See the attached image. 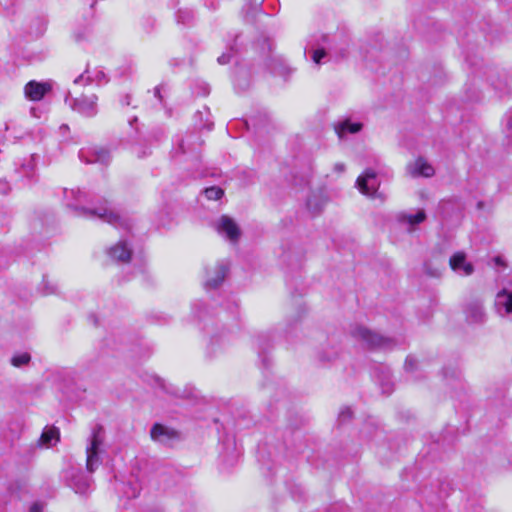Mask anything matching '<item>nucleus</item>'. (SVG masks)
Masks as SVG:
<instances>
[{
  "label": "nucleus",
  "instance_id": "nucleus-1",
  "mask_svg": "<svg viewBox=\"0 0 512 512\" xmlns=\"http://www.w3.org/2000/svg\"><path fill=\"white\" fill-rule=\"evenodd\" d=\"M89 196L86 192L77 189H65L64 200L66 206L73 210L75 215L89 219H100L114 226L127 225L124 220L114 211L107 207L88 208L85 206L89 202Z\"/></svg>",
  "mask_w": 512,
  "mask_h": 512
},
{
  "label": "nucleus",
  "instance_id": "nucleus-2",
  "mask_svg": "<svg viewBox=\"0 0 512 512\" xmlns=\"http://www.w3.org/2000/svg\"><path fill=\"white\" fill-rule=\"evenodd\" d=\"M103 441V428L97 426L93 429L89 445L86 448V469L90 473H93L101 464L99 454Z\"/></svg>",
  "mask_w": 512,
  "mask_h": 512
},
{
  "label": "nucleus",
  "instance_id": "nucleus-3",
  "mask_svg": "<svg viewBox=\"0 0 512 512\" xmlns=\"http://www.w3.org/2000/svg\"><path fill=\"white\" fill-rule=\"evenodd\" d=\"M97 101L98 97L95 94L72 97L69 92L65 98V102L72 108V110L86 117H92L97 114Z\"/></svg>",
  "mask_w": 512,
  "mask_h": 512
},
{
  "label": "nucleus",
  "instance_id": "nucleus-4",
  "mask_svg": "<svg viewBox=\"0 0 512 512\" xmlns=\"http://www.w3.org/2000/svg\"><path fill=\"white\" fill-rule=\"evenodd\" d=\"M465 321L469 325H482L487 319L483 301L480 299H471L463 306Z\"/></svg>",
  "mask_w": 512,
  "mask_h": 512
},
{
  "label": "nucleus",
  "instance_id": "nucleus-5",
  "mask_svg": "<svg viewBox=\"0 0 512 512\" xmlns=\"http://www.w3.org/2000/svg\"><path fill=\"white\" fill-rule=\"evenodd\" d=\"M353 336L362 340L371 348H389L392 345V340L385 338L368 328L359 326L353 330Z\"/></svg>",
  "mask_w": 512,
  "mask_h": 512
},
{
  "label": "nucleus",
  "instance_id": "nucleus-6",
  "mask_svg": "<svg viewBox=\"0 0 512 512\" xmlns=\"http://www.w3.org/2000/svg\"><path fill=\"white\" fill-rule=\"evenodd\" d=\"M217 232L226 237L230 242H237L241 231L235 220L227 215H222L215 223Z\"/></svg>",
  "mask_w": 512,
  "mask_h": 512
},
{
  "label": "nucleus",
  "instance_id": "nucleus-7",
  "mask_svg": "<svg viewBox=\"0 0 512 512\" xmlns=\"http://www.w3.org/2000/svg\"><path fill=\"white\" fill-rule=\"evenodd\" d=\"M377 174L372 169H367L357 178L356 185L361 193L373 196L379 187Z\"/></svg>",
  "mask_w": 512,
  "mask_h": 512
},
{
  "label": "nucleus",
  "instance_id": "nucleus-8",
  "mask_svg": "<svg viewBox=\"0 0 512 512\" xmlns=\"http://www.w3.org/2000/svg\"><path fill=\"white\" fill-rule=\"evenodd\" d=\"M228 271V266L221 262L206 270L205 287L215 289L224 281Z\"/></svg>",
  "mask_w": 512,
  "mask_h": 512
},
{
  "label": "nucleus",
  "instance_id": "nucleus-9",
  "mask_svg": "<svg viewBox=\"0 0 512 512\" xmlns=\"http://www.w3.org/2000/svg\"><path fill=\"white\" fill-rule=\"evenodd\" d=\"M50 90V83L35 80L28 82L24 87L25 96L31 101H40Z\"/></svg>",
  "mask_w": 512,
  "mask_h": 512
},
{
  "label": "nucleus",
  "instance_id": "nucleus-10",
  "mask_svg": "<svg viewBox=\"0 0 512 512\" xmlns=\"http://www.w3.org/2000/svg\"><path fill=\"white\" fill-rule=\"evenodd\" d=\"M362 128L363 124L361 122H354L351 118L340 119L334 124L335 133L341 140L345 139L350 134L359 133Z\"/></svg>",
  "mask_w": 512,
  "mask_h": 512
},
{
  "label": "nucleus",
  "instance_id": "nucleus-11",
  "mask_svg": "<svg viewBox=\"0 0 512 512\" xmlns=\"http://www.w3.org/2000/svg\"><path fill=\"white\" fill-rule=\"evenodd\" d=\"M451 269L462 276H469L474 272V267L466 261L464 252H456L449 259Z\"/></svg>",
  "mask_w": 512,
  "mask_h": 512
},
{
  "label": "nucleus",
  "instance_id": "nucleus-12",
  "mask_svg": "<svg viewBox=\"0 0 512 512\" xmlns=\"http://www.w3.org/2000/svg\"><path fill=\"white\" fill-rule=\"evenodd\" d=\"M150 436L153 441L161 444H167L168 442L178 438V434L175 430L159 423L152 426Z\"/></svg>",
  "mask_w": 512,
  "mask_h": 512
},
{
  "label": "nucleus",
  "instance_id": "nucleus-13",
  "mask_svg": "<svg viewBox=\"0 0 512 512\" xmlns=\"http://www.w3.org/2000/svg\"><path fill=\"white\" fill-rule=\"evenodd\" d=\"M108 255L117 262L126 263L131 258L132 250L126 240H120L109 248Z\"/></svg>",
  "mask_w": 512,
  "mask_h": 512
},
{
  "label": "nucleus",
  "instance_id": "nucleus-14",
  "mask_svg": "<svg viewBox=\"0 0 512 512\" xmlns=\"http://www.w3.org/2000/svg\"><path fill=\"white\" fill-rule=\"evenodd\" d=\"M104 81H106V75L102 70L97 68L92 71L90 69H86L83 74L75 78L74 85L90 83L100 84Z\"/></svg>",
  "mask_w": 512,
  "mask_h": 512
},
{
  "label": "nucleus",
  "instance_id": "nucleus-15",
  "mask_svg": "<svg viewBox=\"0 0 512 512\" xmlns=\"http://www.w3.org/2000/svg\"><path fill=\"white\" fill-rule=\"evenodd\" d=\"M407 172L412 177H431L435 173V169L429 162H410L407 166Z\"/></svg>",
  "mask_w": 512,
  "mask_h": 512
},
{
  "label": "nucleus",
  "instance_id": "nucleus-16",
  "mask_svg": "<svg viewBox=\"0 0 512 512\" xmlns=\"http://www.w3.org/2000/svg\"><path fill=\"white\" fill-rule=\"evenodd\" d=\"M495 306L499 313H512V290L503 289L496 295Z\"/></svg>",
  "mask_w": 512,
  "mask_h": 512
},
{
  "label": "nucleus",
  "instance_id": "nucleus-17",
  "mask_svg": "<svg viewBox=\"0 0 512 512\" xmlns=\"http://www.w3.org/2000/svg\"><path fill=\"white\" fill-rule=\"evenodd\" d=\"M426 219L424 210H418L415 214L402 213L398 216V220L403 225H407V230L412 232L414 227L422 223Z\"/></svg>",
  "mask_w": 512,
  "mask_h": 512
},
{
  "label": "nucleus",
  "instance_id": "nucleus-18",
  "mask_svg": "<svg viewBox=\"0 0 512 512\" xmlns=\"http://www.w3.org/2000/svg\"><path fill=\"white\" fill-rule=\"evenodd\" d=\"M91 478L85 477L81 474L73 475L70 479V486L78 494H85L91 489Z\"/></svg>",
  "mask_w": 512,
  "mask_h": 512
},
{
  "label": "nucleus",
  "instance_id": "nucleus-19",
  "mask_svg": "<svg viewBox=\"0 0 512 512\" xmlns=\"http://www.w3.org/2000/svg\"><path fill=\"white\" fill-rule=\"evenodd\" d=\"M201 144L200 138L196 134H187L180 140L178 149L182 154H187L189 152H193L199 147Z\"/></svg>",
  "mask_w": 512,
  "mask_h": 512
},
{
  "label": "nucleus",
  "instance_id": "nucleus-20",
  "mask_svg": "<svg viewBox=\"0 0 512 512\" xmlns=\"http://www.w3.org/2000/svg\"><path fill=\"white\" fill-rule=\"evenodd\" d=\"M59 441V430L55 427H46L39 439V443L42 446H52Z\"/></svg>",
  "mask_w": 512,
  "mask_h": 512
},
{
  "label": "nucleus",
  "instance_id": "nucleus-21",
  "mask_svg": "<svg viewBox=\"0 0 512 512\" xmlns=\"http://www.w3.org/2000/svg\"><path fill=\"white\" fill-rule=\"evenodd\" d=\"M227 337H223L221 335H214L211 337L209 344V352L211 354H216L218 352V347L223 348L228 344Z\"/></svg>",
  "mask_w": 512,
  "mask_h": 512
},
{
  "label": "nucleus",
  "instance_id": "nucleus-22",
  "mask_svg": "<svg viewBox=\"0 0 512 512\" xmlns=\"http://www.w3.org/2000/svg\"><path fill=\"white\" fill-rule=\"evenodd\" d=\"M16 172L23 177L32 179L35 174V164L31 161L23 162L19 165V168L16 169Z\"/></svg>",
  "mask_w": 512,
  "mask_h": 512
},
{
  "label": "nucleus",
  "instance_id": "nucleus-23",
  "mask_svg": "<svg viewBox=\"0 0 512 512\" xmlns=\"http://www.w3.org/2000/svg\"><path fill=\"white\" fill-rule=\"evenodd\" d=\"M204 196L208 200H219L224 195V190L217 186H211L203 190Z\"/></svg>",
  "mask_w": 512,
  "mask_h": 512
},
{
  "label": "nucleus",
  "instance_id": "nucleus-24",
  "mask_svg": "<svg viewBox=\"0 0 512 512\" xmlns=\"http://www.w3.org/2000/svg\"><path fill=\"white\" fill-rule=\"evenodd\" d=\"M503 131L507 137L512 138V109L508 110L502 120Z\"/></svg>",
  "mask_w": 512,
  "mask_h": 512
},
{
  "label": "nucleus",
  "instance_id": "nucleus-25",
  "mask_svg": "<svg viewBox=\"0 0 512 512\" xmlns=\"http://www.w3.org/2000/svg\"><path fill=\"white\" fill-rule=\"evenodd\" d=\"M30 359H31L30 354H28L26 352L20 353V354L14 355L11 358V364L15 367H22V366L28 364Z\"/></svg>",
  "mask_w": 512,
  "mask_h": 512
},
{
  "label": "nucleus",
  "instance_id": "nucleus-26",
  "mask_svg": "<svg viewBox=\"0 0 512 512\" xmlns=\"http://www.w3.org/2000/svg\"><path fill=\"white\" fill-rule=\"evenodd\" d=\"M325 56L326 52L323 49H316L312 53V60L315 64H320Z\"/></svg>",
  "mask_w": 512,
  "mask_h": 512
},
{
  "label": "nucleus",
  "instance_id": "nucleus-27",
  "mask_svg": "<svg viewBox=\"0 0 512 512\" xmlns=\"http://www.w3.org/2000/svg\"><path fill=\"white\" fill-rule=\"evenodd\" d=\"M110 150L105 147H96V157L98 160L105 159L107 157H110Z\"/></svg>",
  "mask_w": 512,
  "mask_h": 512
},
{
  "label": "nucleus",
  "instance_id": "nucleus-28",
  "mask_svg": "<svg viewBox=\"0 0 512 512\" xmlns=\"http://www.w3.org/2000/svg\"><path fill=\"white\" fill-rule=\"evenodd\" d=\"M352 416V411L350 408L346 407V408H343L340 413H339V420L341 422H344L346 420H349Z\"/></svg>",
  "mask_w": 512,
  "mask_h": 512
},
{
  "label": "nucleus",
  "instance_id": "nucleus-29",
  "mask_svg": "<svg viewBox=\"0 0 512 512\" xmlns=\"http://www.w3.org/2000/svg\"><path fill=\"white\" fill-rule=\"evenodd\" d=\"M416 367V360L412 357H407L405 361V370L412 371Z\"/></svg>",
  "mask_w": 512,
  "mask_h": 512
},
{
  "label": "nucleus",
  "instance_id": "nucleus-30",
  "mask_svg": "<svg viewBox=\"0 0 512 512\" xmlns=\"http://www.w3.org/2000/svg\"><path fill=\"white\" fill-rule=\"evenodd\" d=\"M9 191H10L9 183L4 179H0V194L6 195Z\"/></svg>",
  "mask_w": 512,
  "mask_h": 512
},
{
  "label": "nucleus",
  "instance_id": "nucleus-31",
  "mask_svg": "<svg viewBox=\"0 0 512 512\" xmlns=\"http://www.w3.org/2000/svg\"><path fill=\"white\" fill-rule=\"evenodd\" d=\"M231 55L230 53H223L221 56L218 57L217 61L219 64H227L230 62Z\"/></svg>",
  "mask_w": 512,
  "mask_h": 512
},
{
  "label": "nucleus",
  "instance_id": "nucleus-32",
  "mask_svg": "<svg viewBox=\"0 0 512 512\" xmlns=\"http://www.w3.org/2000/svg\"><path fill=\"white\" fill-rule=\"evenodd\" d=\"M338 355L337 351H333L329 356H325L324 354L319 355V359L323 362L331 361L332 359L336 358Z\"/></svg>",
  "mask_w": 512,
  "mask_h": 512
},
{
  "label": "nucleus",
  "instance_id": "nucleus-33",
  "mask_svg": "<svg viewBox=\"0 0 512 512\" xmlns=\"http://www.w3.org/2000/svg\"><path fill=\"white\" fill-rule=\"evenodd\" d=\"M30 512H42L41 505L38 503H34L30 508Z\"/></svg>",
  "mask_w": 512,
  "mask_h": 512
},
{
  "label": "nucleus",
  "instance_id": "nucleus-34",
  "mask_svg": "<svg viewBox=\"0 0 512 512\" xmlns=\"http://www.w3.org/2000/svg\"><path fill=\"white\" fill-rule=\"evenodd\" d=\"M426 272H427V274H429V275H430V276H432V277H438V276H440V272H439V271H437V270H435V271H430V270L428 269V267H427V266H426Z\"/></svg>",
  "mask_w": 512,
  "mask_h": 512
},
{
  "label": "nucleus",
  "instance_id": "nucleus-35",
  "mask_svg": "<svg viewBox=\"0 0 512 512\" xmlns=\"http://www.w3.org/2000/svg\"><path fill=\"white\" fill-rule=\"evenodd\" d=\"M56 291V288L54 286H47V290L45 291V294H51Z\"/></svg>",
  "mask_w": 512,
  "mask_h": 512
},
{
  "label": "nucleus",
  "instance_id": "nucleus-36",
  "mask_svg": "<svg viewBox=\"0 0 512 512\" xmlns=\"http://www.w3.org/2000/svg\"><path fill=\"white\" fill-rule=\"evenodd\" d=\"M137 495H138V492L135 489H133L131 494L127 493L128 497H137Z\"/></svg>",
  "mask_w": 512,
  "mask_h": 512
},
{
  "label": "nucleus",
  "instance_id": "nucleus-37",
  "mask_svg": "<svg viewBox=\"0 0 512 512\" xmlns=\"http://www.w3.org/2000/svg\"><path fill=\"white\" fill-rule=\"evenodd\" d=\"M295 183H296V184L308 183V180H307V179L302 178V179H300V181H299V182H297V181L295 180Z\"/></svg>",
  "mask_w": 512,
  "mask_h": 512
},
{
  "label": "nucleus",
  "instance_id": "nucleus-38",
  "mask_svg": "<svg viewBox=\"0 0 512 512\" xmlns=\"http://www.w3.org/2000/svg\"><path fill=\"white\" fill-rule=\"evenodd\" d=\"M75 38H76V40H77V41H81V40H83V39H84V37H83V36H81V35H79V34H76V35H75Z\"/></svg>",
  "mask_w": 512,
  "mask_h": 512
},
{
  "label": "nucleus",
  "instance_id": "nucleus-39",
  "mask_svg": "<svg viewBox=\"0 0 512 512\" xmlns=\"http://www.w3.org/2000/svg\"><path fill=\"white\" fill-rule=\"evenodd\" d=\"M307 206H308L309 208H311V206H312V201H311V200H308V201H307Z\"/></svg>",
  "mask_w": 512,
  "mask_h": 512
},
{
  "label": "nucleus",
  "instance_id": "nucleus-40",
  "mask_svg": "<svg viewBox=\"0 0 512 512\" xmlns=\"http://www.w3.org/2000/svg\"><path fill=\"white\" fill-rule=\"evenodd\" d=\"M258 346L262 348V344H261L260 339L258 340Z\"/></svg>",
  "mask_w": 512,
  "mask_h": 512
},
{
  "label": "nucleus",
  "instance_id": "nucleus-41",
  "mask_svg": "<svg viewBox=\"0 0 512 512\" xmlns=\"http://www.w3.org/2000/svg\"><path fill=\"white\" fill-rule=\"evenodd\" d=\"M67 128H68V127H67V125H63V126L61 127V129H67Z\"/></svg>",
  "mask_w": 512,
  "mask_h": 512
},
{
  "label": "nucleus",
  "instance_id": "nucleus-42",
  "mask_svg": "<svg viewBox=\"0 0 512 512\" xmlns=\"http://www.w3.org/2000/svg\"><path fill=\"white\" fill-rule=\"evenodd\" d=\"M496 262H497V263H500V262H501V261H500V258H496Z\"/></svg>",
  "mask_w": 512,
  "mask_h": 512
}]
</instances>
